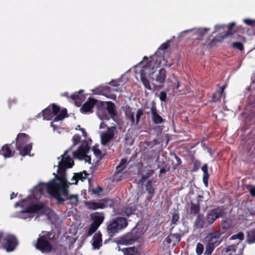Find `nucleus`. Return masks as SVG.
<instances>
[{"label":"nucleus","mask_w":255,"mask_h":255,"mask_svg":"<svg viewBox=\"0 0 255 255\" xmlns=\"http://www.w3.org/2000/svg\"><path fill=\"white\" fill-rule=\"evenodd\" d=\"M208 178H209V176H203V180L204 183L205 184V185L206 187L208 186Z\"/></svg>","instance_id":"nucleus-53"},{"label":"nucleus","mask_w":255,"mask_h":255,"mask_svg":"<svg viewBox=\"0 0 255 255\" xmlns=\"http://www.w3.org/2000/svg\"><path fill=\"white\" fill-rule=\"evenodd\" d=\"M125 255H140L138 250L135 247H129L122 249Z\"/></svg>","instance_id":"nucleus-26"},{"label":"nucleus","mask_w":255,"mask_h":255,"mask_svg":"<svg viewBox=\"0 0 255 255\" xmlns=\"http://www.w3.org/2000/svg\"><path fill=\"white\" fill-rule=\"evenodd\" d=\"M16 196V194H14V193H12L11 195H10V199H12L13 198H14L15 196Z\"/></svg>","instance_id":"nucleus-61"},{"label":"nucleus","mask_w":255,"mask_h":255,"mask_svg":"<svg viewBox=\"0 0 255 255\" xmlns=\"http://www.w3.org/2000/svg\"><path fill=\"white\" fill-rule=\"evenodd\" d=\"M142 114V111L140 109H138L136 114V119L135 120L134 114L131 111L129 108H127L126 111V117L130 120L132 125H134L135 123L136 124L138 123Z\"/></svg>","instance_id":"nucleus-17"},{"label":"nucleus","mask_w":255,"mask_h":255,"mask_svg":"<svg viewBox=\"0 0 255 255\" xmlns=\"http://www.w3.org/2000/svg\"><path fill=\"white\" fill-rule=\"evenodd\" d=\"M51 126L52 127H53V128L54 129H55V126L53 125V122H51Z\"/></svg>","instance_id":"nucleus-63"},{"label":"nucleus","mask_w":255,"mask_h":255,"mask_svg":"<svg viewBox=\"0 0 255 255\" xmlns=\"http://www.w3.org/2000/svg\"><path fill=\"white\" fill-rule=\"evenodd\" d=\"M116 131V127L115 126L111 127H108L107 130L103 132L100 133L101 144L106 145L113 139L115 132Z\"/></svg>","instance_id":"nucleus-14"},{"label":"nucleus","mask_w":255,"mask_h":255,"mask_svg":"<svg viewBox=\"0 0 255 255\" xmlns=\"http://www.w3.org/2000/svg\"><path fill=\"white\" fill-rule=\"evenodd\" d=\"M204 250L203 245L200 243H198L196 246V253L200 255L203 253Z\"/></svg>","instance_id":"nucleus-37"},{"label":"nucleus","mask_w":255,"mask_h":255,"mask_svg":"<svg viewBox=\"0 0 255 255\" xmlns=\"http://www.w3.org/2000/svg\"><path fill=\"white\" fill-rule=\"evenodd\" d=\"M240 246V249H241V248L243 249V245L242 244H238L237 246H230L228 247L226 249V252H232L231 254H232L233 253H236L237 249L238 248V246Z\"/></svg>","instance_id":"nucleus-33"},{"label":"nucleus","mask_w":255,"mask_h":255,"mask_svg":"<svg viewBox=\"0 0 255 255\" xmlns=\"http://www.w3.org/2000/svg\"><path fill=\"white\" fill-rule=\"evenodd\" d=\"M81 96H80L78 93H74L71 95L70 99L72 101H74L76 102H77L78 100H81Z\"/></svg>","instance_id":"nucleus-39"},{"label":"nucleus","mask_w":255,"mask_h":255,"mask_svg":"<svg viewBox=\"0 0 255 255\" xmlns=\"http://www.w3.org/2000/svg\"><path fill=\"white\" fill-rule=\"evenodd\" d=\"M138 226H136L133 229L130 233H128L122 237L119 240V243L121 245H128L133 244L142 234L141 232H137Z\"/></svg>","instance_id":"nucleus-10"},{"label":"nucleus","mask_w":255,"mask_h":255,"mask_svg":"<svg viewBox=\"0 0 255 255\" xmlns=\"http://www.w3.org/2000/svg\"><path fill=\"white\" fill-rule=\"evenodd\" d=\"M226 27V26L225 25H216L215 26V30L213 31V33L216 32L220 29H221V28L224 29Z\"/></svg>","instance_id":"nucleus-48"},{"label":"nucleus","mask_w":255,"mask_h":255,"mask_svg":"<svg viewBox=\"0 0 255 255\" xmlns=\"http://www.w3.org/2000/svg\"><path fill=\"white\" fill-rule=\"evenodd\" d=\"M80 139V136L79 134H75L72 138L73 145H74L79 142Z\"/></svg>","instance_id":"nucleus-45"},{"label":"nucleus","mask_w":255,"mask_h":255,"mask_svg":"<svg viewBox=\"0 0 255 255\" xmlns=\"http://www.w3.org/2000/svg\"><path fill=\"white\" fill-rule=\"evenodd\" d=\"M106 127H107V125H106L104 122H101L100 125V128H104Z\"/></svg>","instance_id":"nucleus-54"},{"label":"nucleus","mask_w":255,"mask_h":255,"mask_svg":"<svg viewBox=\"0 0 255 255\" xmlns=\"http://www.w3.org/2000/svg\"><path fill=\"white\" fill-rule=\"evenodd\" d=\"M71 147L66 150L61 156V160L58 161L57 175H55L56 180L53 179L48 183L39 184L35 188L38 189L40 195L47 192L58 200V204L63 201L69 200L73 206H76L79 203L78 195H68V183L66 177V168H71L74 164L73 160L67 153L71 151Z\"/></svg>","instance_id":"nucleus-1"},{"label":"nucleus","mask_w":255,"mask_h":255,"mask_svg":"<svg viewBox=\"0 0 255 255\" xmlns=\"http://www.w3.org/2000/svg\"><path fill=\"white\" fill-rule=\"evenodd\" d=\"M2 242V247L7 252L13 251L17 245L16 239L14 236L5 235L0 231V242Z\"/></svg>","instance_id":"nucleus-8"},{"label":"nucleus","mask_w":255,"mask_h":255,"mask_svg":"<svg viewBox=\"0 0 255 255\" xmlns=\"http://www.w3.org/2000/svg\"><path fill=\"white\" fill-rule=\"evenodd\" d=\"M16 148L21 155H27L32 148V143L29 142V136L25 133H19L16 138Z\"/></svg>","instance_id":"nucleus-6"},{"label":"nucleus","mask_w":255,"mask_h":255,"mask_svg":"<svg viewBox=\"0 0 255 255\" xmlns=\"http://www.w3.org/2000/svg\"><path fill=\"white\" fill-rule=\"evenodd\" d=\"M107 204L104 201L100 202H89L87 203L88 208L92 210L103 209L107 207Z\"/></svg>","instance_id":"nucleus-24"},{"label":"nucleus","mask_w":255,"mask_h":255,"mask_svg":"<svg viewBox=\"0 0 255 255\" xmlns=\"http://www.w3.org/2000/svg\"><path fill=\"white\" fill-rule=\"evenodd\" d=\"M120 83V80L113 81L112 82H110V84L113 87V88L110 90V91H114L119 92L122 91V88Z\"/></svg>","instance_id":"nucleus-30"},{"label":"nucleus","mask_w":255,"mask_h":255,"mask_svg":"<svg viewBox=\"0 0 255 255\" xmlns=\"http://www.w3.org/2000/svg\"><path fill=\"white\" fill-rule=\"evenodd\" d=\"M179 219V216L178 214L175 213L172 215L171 222L173 224H176Z\"/></svg>","instance_id":"nucleus-43"},{"label":"nucleus","mask_w":255,"mask_h":255,"mask_svg":"<svg viewBox=\"0 0 255 255\" xmlns=\"http://www.w3.org/2000/svg\"><path fill=\"white\" fill-rule=\"evenodd\" d=\"M91 218L92 223L86 233L87 236H91L98 229L103 222L105 217L102 213H96L91 215Z\"/></svg>","instance_id":"nucleus-11"},{"label":"nucleus","mask_w":255,"mask_h":255,"mask_svg":"<svg viewBox=\"0 0 255 255\" xmlns=\"http://www.w3.org/2000/svg\"><path fill=\"white\" fill-rule=\"evenodd\" d=\"M167 64V62L162 56L153 55L149 59L145 56L142 61L135 66V75L136 76H139L146 89L151 90L148 78L159 84L164 83L166 77L165 70L161 68L157 73H155V71L158 67L165 66Z\"/></svg>","instance_id":"nucleus-2"},{"label":"nucleus","mask_w":255,"mask_h":255,"mask_svg":"<svg viewBox=\"0 0 255 255\" xmlns=\"http://www.w3.org/2000/svg\"><path fill=\"white\" fill-rule=\"evenodd\" d=\"M146 190L149 193L152 194L153 192V188L151 185V182L150 181L147 182L145 185Z\"/></svg>","instance_id":"nucleus-38"},{"label":"nucleus","mask_w":255,"mask_h":255,"mask_svg":"<svg viewBox=\"0 0 255 255\" xmlns=\"http://www.w3.org/2000/svg\"><path fill=\"white\" fill-rule=\"evenodd\" d=\"M81 130L82 131V133H83V136H87V133L85 131V129L84 128H81Z\"/></svg>","instance_id":"nucleus-57"},{"label":"nucleus","mask_w":255,"mask_h":255,"mask_svg":"<svg viewBox=\"0 0 255 255\" xmlns=\"http://www.w3.org/2000/svg\"><path fill=\"white\" fill-rule=\"evenodd\" d=\"M50 234L49 233L46 235L39 236L37 239V243L35 245L36 249L43 253H48L52 250V246L50 243L51 238L49 237Z\"/></svg>","instance_id":"nucleus-9"},{"label":"nucleus","mask_w":255,"mask_h":255,"mask_svg":"<svg viewBox=\"0 0 255 255\" xmlns=\"http://www.w3.org/2000/svg\"><path fill=\"white\" fill-rule=\"evenodd\" d=\"M127 161V160L125 159H122L121 160L119 164L117 166L118 171L120 172L125 168Z\"/></svg>","instance_id":"nucleus-34"},{"label":"nucleus","mask_w":255,"mask_h":255,"mask_svg":"<svg viewBox=\"0 0 255 255\" xmlns=\"http://www.w3.org/2000/svg\"><path fill=\"white\" fill-rule=\"evenodd\" d=\"M96 100L89 99L82 107L81 110L84 113L92 112V109L96 103Z\"/></svg>","instance_id":"nucleus-21"},{"label":"nucleus","mask_w":255,"mask_h":255,"mask_svg":"<svg viewBox=\"0 0 255 255\" xmlns=\"http://www.w3.org/2000/svg\"><path fill=\"white\" fill-rule=\"evenodd\" d=\"M233 47L234 48L238 49L239 50L242 51L243 50V45L241 42H234L233 43Z\"/></svg>","instance_id":"nucleus-42"},{"label":"nucleus","mask_w":255,"mask_h":255,"mask_svg":"<svg viewBox=\"0 0 255 255\" xmlns=\"http://www.w3.org/2000/svg\"><path fill=\"white\" fill-rule=\"evenodd\" d=\"M250 192L251 195L252 196H254L255 195V187L251 186L250 188Z\"/></svg>","instance_id":"nucleus-51"},{"label":"nucleus","mask_w":255,"mask_h":255,"mask_svg":"<svg viewBox=\"0 0 255 255\" xmlns=\"http://www.w3.org/2000/svg\"><path fill=\"white\" fill-rule=\"evenodd\" d=\"M102 191V189L101 187H99L98 188L93 189V192L95 194H98Z\"/></svg>","instance_id":"nucleus-52"},{"label":"nucleus","mask_w":255,"mask_h":255,"mask_svg":"<svg viewBox=\"0 0 255 255\" xmlns=\"http://www.w3.org/2000/svg\"><path fill=\"white\" fill-rule=\"evenodd\" d=\"M63 95L64 96H66L67 97H68V93H65L64 94H63Z\"/></svg>","instance_id":"nucleus-64"},{"label":"nucleus","mask_w":255,"mask_h":255,"mask_svg":"<svg viewBox=\"0 0 255 255\" xmlns=\"http://www.w3.org/2000/svg\"><path fill=\"white\" fill-rule=\"evenodd\" d=\"M175 158H176V161H177V165H180L181 163V160L180 159V158L177 157V156H176Z\"/></svg>","instance_id":"nucleus-55"},{"label":"nucleus","mask_w":255,"mask_h":255,"mask_svg":"<svg viewBox=\"0 0 255 255\" xmlns=\"http://www.w3.org/2000/svg\"><path fill=\"white\" fill-rule=\"evenodd\" d=\"M154 173V170L153 169H150L147 171V172L144 174L146 176L145 178H149L150 176H151Z\"/></svg>","instance_id":"nucleus-50"},{"label":"nucleus","mask_w":255,"mask_h":255,"mask_svg":"<svg viewBox=\"0 0 255 255\" xmlns=\"http://www.w3.org/2000/svg\"><path fill=\"white\" fill-rule=\"evenodd\" d=\"M203 200V196L201 195H198L197 198V202L196 203H194L191 201L190 203V214L193 215H199L200 210V202L202 201Z\"/></svg>","instance_id":"nucleus-18"},{"label":"nucleus","mask_w":255,"mask_h":255,"mask_svg":"<svg viewBox=\"0 0 255 255\" xmlns=\"http://www.w3.org/2000/svg\"><path fill=\"white\" fill-rule=\"evenodd\" d=\"M92 92L94 94H104V88L103 87H100L97 89L93 90Z\"/></svg>","instance_id":"nucleus-40"},{"label":"nucleus","mask_w":255,"mask_h":255,"mask_svg":"<svg viewBox=\"0 0 255 255\" xmlns=\"http://www.w3.org/2000/svg\"><path fill=\"white\" fill-rule=\"evenodd\" d=\"M221 233L219 232L212 233L205 238L206 250L205 255H211L215 248L221 243L222 240L221 238Z\"/></svg>","instance_id":"nucleus-7"},{"label":"nucleus","mask_w":255,"mask_h":255,"mask_svg":"<svg viewBox=\"0 0 255 255\" xmlns=\"http://www.w3.org/2000/svg\"><path fill=\"white\" fill-rule=\"evenodd\" d=\"M93 151L95 154V155L98 157H101L102 156V152L101 150L98 148L96 146H94L93 148Z\"/></svg>","instance_id":"nucleus-41"},{"label":"nucleus","mask_w":255,"mask_h":255,"mask_svg":"<svg viewBox=\"0 0 255 255\" xmlns=\"http://www.w3.org/2000/svg\"><path fill=\"white\" fill-rule=\"evenodd\" d=\"M106 103V109L100 110L98 113L99 118L102 120L110 119L108 116L105 114L107 112H108L111 117L115 116L116 115V107L115 104L111 102H108Z\"/></svg>","instance_id":"nucleus-13"},{"label":"nucleus","mask_w":255,"mask_h":255,"mask_svg":"<svg viewBox=\"0 0 255 255\" xmlns=\"http://www.w3.org/2000/svg\"><path fill=\"white\" fill-rule=\"evenodd\" d=\"M169 82L170 84L169 86L171 87L174 91H175V90L178 89L180 86L179 82L174 75L169 78Z\"/></svg>","instance_id":"nucleus-29"},{"label":"nucleus","mask_w":255,"mask_h":255,"mask_svg":"<svg viewBox=\"0 0 255 255\" xmlns=\"http://www.w3.org/2000/svg\"><path fill=\"white\" fill-rule=\"evenodd\" d=\"M88 174L86 172H84L83 173H79L74 174L73 177L71 179V181L74 182H73L72 184H77L78 180H81L83 181L87 178Z\"/></svg>","instance_id":"nucleus-25"},{"label":"nucleus","mask_w":255,"mask_h":255,"mask_svg":"<svg viewBox=\"0 0 255 255\" xmlns=\"http://www.w3.org/2000/svg\"><path fill=\"white\" fill-rule=\"evenodd\" d=\"M202 170L203 172V176H209L208 172V166L207 164H204L202 167Z\"/></svg>","instance_id":"nucleus-46"},{"label":"nucleus","mask_w":255,"mask_h":255,"mask_svg":"<svg viewBox=\"0 0 255 255\" xmlns=\"http://www.w3.org/2000/svg\"><path fill=\"white\" fill-rule=\"evenodd\" d=\"M205 222L204 221L203 215H197V218L195 221V225L197 228L202 229L204 227V224Z\"/></svg>","instance_id":"nucleus-28"},{"label":"nucleus","mask_w":255,"mask_h":255,"mask_svg":"<svg viewBox=\"0 0 255 255\" xmlns=\"http://www.w3.org/2000/svg\"><path fill=\"white\" fill-rule=\"evenodd\" d=\"M231 226V224L229 222L226 221V220H223L222 222V226L223 229H227L230 228Z\"/></svg>","instance_id":"nucleus-44"},{"label":"nucleus","mask_w":255,"mask_h":255,"mask_svg":"<svg viewBox=\"0 0 255 255\" xmlns=\"http://www.w3.org/2000/svg\"><path fill=\"white\" fill-rule=\"evenodd\" d=\"M249 212L252 215H254V211L252 209H249Z\"/></svg>","instance_id":"nucleus-62"},{"label":"nucleus","mask_w":255,"mask_h":255,"mask_svg":"<svg viewBox=\"0 0 255 255\" xmlns=\"http://www.w3.org/2000/svg\"><path fill=\"white\" fill-rule=\"evenodd\" d=\"M247 241L250 244H253L255 242V230L248 232Z\"/></svg>","instance_id":"nucleus-31"},{"label":"nucleus","mask_w":255,"mask_h":255,"mask_svg":"<svg viewBox=\"0 0 255 255\" xmlns=\"http://www.w3.org/2000/svg\"><path fill=\"white\" fill-rule=\"evenodd\" d=\"M244 239V235L242 232H240L236 235H234L231 237L232 240L239 239L240 241L243 240Z\"/></svg>","instance_id":"nucleus-36"},{"label":"nucleus","mask_w":255,"mask_h":255,"mask_svg":"<svg viewBox=\"0 0 255 255\" xmlns=\"http://www.w3.org/2000/svg\"><path fill=\"white\" fill-rule=\"evenodd\" d=\"M66 114L67 110L65 109L60 111V108L53 104L43 110L42 114H39L38 118L42 116L44 120H51L53 118L54 121L57 122L62 120L66 117Z\"/></svg>","instance_id":"nucleus-4"},{"label":"nucleus","mask_w":255,"mask_h":255,"mask_svg":"<svg viewBox=\"0 0 255 255\" xmlns=\"http://www.w3.org/2000/svg\"><path fill=\"white\" fill-rule=\"evenodd\" d=\"M145 177H146V176L145 175H142V177H141V181H144L146 179H147V178H145Z\"/></svg>","instance_id":"nucleus-58"},{"label":"nucleus","mask_w":255,"mask_h":255,"mask_svg":"<svg viewBox=\"0 0 255 255\" xmlns=\"http://www.w3.org/2000/svg\"><path fill=\"white\" fill-rule=\"evenodd\" d=\"M210 30V28H193L192 29L184 30L181 32L180 35H181L184 33L188 32L189 31H193L194 34H195L197 38H199L203 36L208 31Z\"/></svg>","instance_id":"nucleus-20"},{"label":"nucleus","mask_w":255,"mask_h":255,"mask_svg":"<svg viewBox=\"0 0 255 255\" xmlns=\"http://www.w3.org/2000/svg\"><path fill=\"white\" fill-rule=\"evenodd\" d=\"M225 88V86H222L221 88V93H218V94L219 95V96H221L222 95V94L223 93V91H224Z\"/></svg>","instance_id":"nucleus-56"},{"label":"nucleus","mask_w":255,"mask_h":255,"mask_svg":"<svg viewBox=\"0 0 255 255\" xmlns=\"http://www.w3.org/2000/svg\"><path fill=\"white\" fill-rule=\"evenodd\" d=\"M151 119L154 123L160 124L164 122L163 118L157 113L156 106L153 105L150 108Z\"/></svg>","instance_id":"nucleus-19"},{"label":"nucleus","mask_w":255,"mask_h":255,"mask_svg":"<svg viewBox=\"0 0 255 255\" xmlns=\"http://www.w3.org/2000/svg\"><path fill=\"white\" fill-rule=\"evenodd\" d=\"M0 154H2L5 158L10 157L13 155L11 151L6 144L2 147L0 150Z\"/></svg>","instance_id":"nucleus-27"},{"label":"nucleus","mask_w":255,"mask_h":255,"mask_svg":"<svg viewBox=\"0 0 255 255\" xmlns=\"http://www.w3.org/2000/svg\"><path fill=\"white\" fill-rule=\"evenodd\" d=\"M87 150V147L80 146L77 151L73 152L74 158H77L79 160H84L85 162L90 163L91 159L90 156L86 155Z\"/></svg>","instance_id":"nucleus-16"},{"label":"nucleus","mask_w":255,"mask_h":255,"mask_svg":"<svg viewBox=\"0 0 255 255\" xmlns=\"http://www.w3.org/2000/svg\"><path fill=\"white\" fill-rule=\"evenodd\" d=\"M180 241V235L179 234H171L165 239V242L167 244L172 243L173 246H175Z\"/></svg>","instance_id":"nucleus-22"},{"label":"nucleus","mask_w":255,"mask_h":255,"mask_svg":"<svg viewBox=\"0 0 255 255\" xmlns=\"http://www.w3.org/2000/svg\"><path fill=\"white\" fill-rule=\"evenodd\" d=\"M235 24H236L235 22H232V23H229L227 25V27L228 29V32H226V33H225L224 35H223L221 36L222 38H225L233 34V33L232 32V29L233 27L235 25Z\"/></svg>","instance_id":"nucleus-32"},{"label":"nucleus","mask_w":255,"mask_h":255,"mask_svg":"<svg viewBox=\"0 0 255 255\" xmlns=\"http://www.w3.org/2000/svg\"><path fill=\"white\" fill-rule=\"evenodd\" d=\"M243 21L246 24L248 25H252L255 22V20H252L250 19H244Z\"/></svg>","instance_id":"nucleus-49"},{"label":"nucleus","mask_w":255,"mask_h":255,"mask_svg":"<svg viewBox=\"0 0 255 255\" xmlns=\"http://www.w3.org/2000/svg\"><path fill=\"white\" fill-rule=\"evenodd\" d=\"M108 98H110L113 100H115L116 99V96L115 95H111V96L109 97L107 96Z\"/></svg>","instance_id":"nucleus-59"},{"label":"nucleus","mask_w":255,"mask_h":255,"mask_svg":"<svg viewBox=\"0 0 255 255\" xmlns=\"http://www.w3.org/2000/svg\"><path fill=\"white\" fill-rule=\"evenodd\" d=\"M169 46V44L168 43L166 42V43H163L161 46L160 47L158 48V51L156 52V53L154 54V55H157V56L158 57H159V56H162L163 57H164L162 55H160V56H159L158 54V53H159V50H163V53H164V50H165ZM164 59V58H163Z\"/></svg>","instance_id":"nucleus-35"},{"label":"nucleus","mask_w":255,"mask_h":255,"mask_svg":"<svg viewBox=\"0 0 255 255\" xmlns=\"http://www.w3.org/2000/svg\"><path fill=\"white\" fill-rule=\"evenodd\" d=\"M102 234L100 233H96L93 237L92 245L94 249H99L102 245Z\"/></svg>","instance_id":"nucleus-23"},{"label":"nucleus","mask_w":255,"mask_h":255,"mask_svg":"<svg viewBox=\"0 0 255 255\" xmlns=\"http://www.w3.org/2000/svg\"><path fill=\"white\" fill-rule=\"evenodd\" d=\"M224 209L222 207L213 209L208 212L206 216L205 223L212 224L216 219L221 217L224 214Z\"/></svg>","instance_id":"nucleus-12"},{"label":"nucleus","mask_w":255,"mask_h":255,"mask_svg":"<svg viewBox=\"0 0 255 255\" xmlns=\"http://www.w3.org/2000/svg\"><path fill=\"white\" fill-rule=\"evenodd\" d=\"M159 99L162 102H165L166 100V93L164 91H161L160 93Z\"/></svg>","instance_id":"nucleus-47"},{"label":"nucleus","mask_w":255,"mask_h":255,"mask_svg":"<svg viewBox=\"0 0 255 255\" xmlns=\"http://www.w3.org/2000/svg\"><path fill=\"white\" fill-rule=\"evenodd\" d=\"M37 186L34 187V191H33V197L31 196H28L27 198L23 200L20 203L16 202L14 204V207L16 208L18 206H21L22 208H24V209L26 207L28 206V204L30 202L34 203L35 201H34L33 198L35 199H38L40 198V197L42 195L39 194V191L38 189L36 190L35 188Z\"/></svg>","instance_id":"nucleus-15"},{"label":"nucleus","mask_w":255,"mask_h":255,"mask_svg":"<svg viewBox=\"0 0 255 255\" xmlns=\"http://www.w3.org/2000/svg\"><path fill=\"white\" fill-rule=\"evenodd\" d=\"M166 171L165 169L163 168H161L160 170V173H165Z\"/></svg>","instance_id":"nucleus-60"},{"label":"nucleus","mask_w":255,"mask_h":255,"mask_svg":"<svg viewBox=\"0 0 255 255\" xmlns=\"http://www.w3.org/2000/svg\"><path fill=\"white\" fill-rule=\"evenodd\" d=\"M128 225L125 218L117 217L107 223V231L110 237H113L120 230L126 228Z\"/></svg>","instance_id":"nucleus-5"},{"label":"nucleus","mask_w":255,"mask_h":255,"mask_svg":"<svg viewBox=\"0 0 255 255\" xmlns=\"http://www.w3.org/2000/svg\"><path fill=\"white\" fill-rule=\"evenodd\" d=\"M27 207L22 210L18 215V217L26 219L33 217L32 213H36L39 214H46L49 217V215L53 213L51 210L48 207L47 203H38L34 204L30 202Z\"/></svg>","instance_id":"nucleus-3"}]
</instances>
